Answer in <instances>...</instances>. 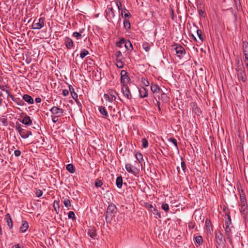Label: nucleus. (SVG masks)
Returning <instances> with one entry per match:
<instances>
[{
	"mask_svg": "<svg viewBox=\"0 0 248 248\" xmlns=\"http://www.w3.org/2000/svg\"><path fill=\"white\" fill-rule=\"evenodd\" d=\"M16 101H14L16 102L18 106H23L24 105V101L20 99L19 98H16Z\"/></svg>",
	"mask_w": 248,
	"mask_h": 248,
	"instance_id": "obj_47",
	"label": "nucleus"
},
{
	"mask_svg": "<svg viewBox=\"0 0 248 248\" xmlns=\"http://www.w3.org/2000/svg\"><path fill=\"white\" fill-rule=\"evenodd\" d=\"M32 135V132L30 131H26L23 129L22 131L20 133V136L23 139L28 138L29 136Z\"/></svg>",
	"mask_w": 248,
	"mask_h": 248,
	"instance_id": "obj_21",
	"label": "nucleus"
},
{
	"mask_svg": "<svg viewBox=\"0 0 248 248\" xmlns=\"http://www.w3.org/2000/svg\"><path fill=\"white\" fill-rule=\"evenodd\" d=\"M66 168V170L70 173H73L75 172V168L72 164L67 165Z\"/></svg>",
	"mask_w": 248,
	"mask_h": 248,
	"instance_id": "obj_30",
	"label": "nucleus"
},
{
	"mask_svg": "<svg viewBox=\"0 0 248 248\" xmlns=\"http://www.w3.org/2000/svg\"><path fill=\"white\" fill-rule=\"evenodd\" d=\"M35 194L37 197H40L42 196L43 191L40 189H38L36 190V191L35 192Z\"/></svg>",
	"mask_w": 248,
	"mask_h": 248,
	"instance_id": "obj_57",
	"label": "nucleus"
},
{
	"mask_svg": "<svg viewBox=\"0 0 248 248\" xmlns=\"http://www.w3.org/2000/svg\"><path fill=\"white\" fill-rule=\"evenodd\" d=\"M98 109L101 114L103 116V117L106 118L108 116V112L105 107L99 106Z\"/></svg>",
	"mask_w": 248,
	"mask_h": 248,
	"instance_id": "obj_23",
	"label": "nucleus"
},
{
	"mask_svg": "<svg viewBox=\"0 0 248 248\" xmlns=\"http://www.w3.org/2000/svg\"><path fill=\"white\" fill-rule=\"evenodd\" d=\"M205 224L206 227L209 228V226L211 225V222L209 220L206 219L205 220Z\"/></svg>",
	"mask_w": 248,
	"mask_h": 248,
	"instance_id": "obj_63",
	"label": "nucleus"
},
{
	"mask_svg": "<svg viewBox=\"0 0 248 248\" xmlns=\"http://www.w3.org/2000/svg\"><path fill=\"white\" fill-rule=\"evenodd\" d=\"M117 63L116 66L119 68H122L124 67V64L122 62V60H116Z\"/></svg>",
	"mask_w": 248,
	"mask_h": 248,
	"instance_id": "obj_45",
	"label": "nucleus"
},
{
	"mask_svg": "<svg viewBox=\"0 0 248 248\" xmlns=\"http://www.w3.org/2000/svg\"><path fill=\"white\" fill-rule=\"evenodd\" d=\"M115 56L116 57V60H122V54L120 51H118L116 52Z\"/></svg>",
	"mask_w": 248,
	"mask_h": 248,
	"instance_id": "obj_50",
	"label": "nucleus"
},
{
	"mask_svg": "<svg viewBox=\"0 0 248 248\" xmlns=\"http://www.w3.org/2000/svg\"><path fill=\"white\" fill-rule=\"evenodd\" d=\"M6 222L7 223V225L9 226L10 229L12 228L13 227V222L12 218L10 217V215L9 213H7L6 215Z\"/></svg>",
	"mask_w": 248,
	"mask_h": 248,
	"instance_id": "obj_25",
	"label": "nucleus"
},
{
	"mask_svg": "<svg viewBox=\"0 0 248 248\" xmlns=\"http://www.w3.org/2000/svg\"><path fill=\"white\" fill-rule=\"evenodd\" d=\"M29 227L28 223L26 221H22V225L20 228L21 232H25Z\"/></svg>",
	"mask_w": 248,
	"mask_h": 248,
	"instance_id": "obj_16",
	"label": "nucleus"
},
{
	"mask_svg": "<svg viewBox=\"0 0 248 248\" xmlns=\"http://www.w3.org/2000/svg\"><path fill=\"white\" fill-rule=\"evenodd\" d=\"M235 66L236 71L245 69L243 62L239 59L236 61Z\"/></svg>",
	"mask_w": 248,
	"mask_h": 248,
	"instance_id": "obj_22",
	"label": "nucleus"
},
{
	"mask_svg": "<svg viewBox=\"0 0 248 248\" xmlns=\"http://www.w3.org/2000/svg\"><path fill=\"white\" fill-rule=\"evenodd\" d=\"M89 54V52L85 49H83L81 51L80 53V57L82 59H83L85 57H86Z\"/></svg>",
	"mask_w": 248,
	"mask_h": 248,
	"instance_id": "obj_36",
	"label": "nucleus"
},
{
	"mask_svg": "<svg viewBox=\"0 0 248 248\" xmlns=\"http://www.w3.org/2000/svg\"><path fill=\"white\" fill-rule=\"evenodd\" d=\"M141 82L142 84L145 86H149L150 85L149 81L145 78H142L141 79Z\"/></svg>",
	"mask_w": 248,
	"mask_h": 248,
	"instance_id": "obj_43",
	"label": "nucleus"
},
{
	"mask_svg": "<svg viewBox=\"0 0 248 248\" xmlns=\"http://www.w3.org/2000/svg\"><path fill=\"white\" fill-rule=\"evenodd\" d=\"M154 215H157L158 217L160 218L161 215L160 212L158 211L157 209H156L155 208H153V209L151 211Z\"/></svg>",
	"mask_w": 248,
	"mask_h": 248,
	"instance_id": "obj_51",
	"label": "nucleus"
},
{
	"mask_svg": "<svg viewBox=\"0 0 248 248\" xmlns=\"http://www.w3.org/2000/svg\"><path fill=\"white\" fill-rule=\"evenodd\" d=\"M195 242L197 243L199 245H200L202 244L203 240L202 238L200 235H197L195 237Z\"/></svg>",
	"mask_w": 248,
	"mask_h": 248,
	"instance_id": "obj_34",
	"label": "nucleus"
},
{
	"mask_svg": "<svg viewBox=\"0 0 248 248\" xmlns=\"http://www.w3.org/2000/svg\"><path fill=\"white\" fill-rule=\"evenodd\" d=\"M192 112L194 113L197 116H200L202 112L200 109L198 108L197 104L196 103H193L192 106Z\"/></svg>",
	"mask_w": 248,
	"mask_h": 248,
	"instance_id": "obj_20",
	"label": "nucleus"
},
{
	"mask_svg": "<svg viewBox=\"0 0 248 248\" xmlns=\"http://www.w3.org/2000/svg\"><path fill=\"white\" fill-rule=\"evenodd\" d=\"M69 90L64 89L62 91V94L64 96H66L69 94Z\"/></svg>",
	"mask_w": 248,
	"mask_h": 248,
	"instance_id": "obj_61",
	"label": "nucleus"
},
{
	"mask_svg": "<svg viewBox=\"0 0 248 248\" xmlns=\"http://www.w3.org/2000/svg\"><path fill=\"white\" fill-rule=\"evenodd\" d=\"M69 91L71 93L72 98L78 103V95L77 93L75 92V90L72 85H69Z\"/></svg>",
	"mask_w": 248,
	"mask_h": 248,
	"instance_id": "obj_14",
	"label": "nucleus"
},
{
	"mask_svg": "<svg viewBox=\"0 0 248 248\" xmlns=\"http://www.w3.org/2000/svg\"><path fill=\"white\" fill-rule=\"evenodd\" d=\"M159 100H161L162 101V102H167L169 100V97H168L167 94L163 93H161V96L158 97Z\"/></svg>",
	"mask_w": 248,
	"mask_h": 248,
	"instance_id": "obj_28",
	"label": "nucleus"
},
{
	"mask_svg": "<svg viewBox=\"0 0 248 248\" xmlns=\"http://www.w3.org/2000/svg\"><path fill=\"white\" fill-rule=\"evenodd\" d=\"M122 91L124 95L128 99H130L132 98L129 87L127 85H122Z\"/></svg>",
	"mask_w": 248,
	"mask_h": 248,
	"instance_id": "obj_9",
	"label": "nucleus"
},
{
	"mask_svg": "<svg viewBox=\"0 0 248 248\" xmlns=\"http://www.w3.org/2000/svg\"><path fill=\"white\" fill-rule=\"evenodd\" d=\"M23 99L25 101L30 104H32L33 103V99L32 97L27 94H24L23 96Z\"/></svg>",
	"mask_w": 248,
	"mask_h": 248,
	"instance_id": "obj_19",
	"label": "nucleus"
},
{
	"mask_svg": "<svg viewBox=\"0 0 248 248\" xmlns=\"http://www.w3.org/2000/svg\"><path fill=\"white\" fill-rule=\"evenodd\" d=\"M135 157L139 163H141L143 160L142 155L140 153H137L135 154Z\"/></svg>",
	"mask_w": 248,
	"mask_h": 248,
	"instance_id": "obj_35",
	"label": "nucleus"
},
{
	"mask_svg": "<svg viewBox=\"0 0 248 248\" xmlns=\"http://www.w3.org/2000/svg\"><path fill=\"white\" fill-rule=\"evenodd\" d=\"M117 212V208L114 204L111 203L108 205L107 208L105 217L107 223H110Z\"/></svg>",
	"mask_w": 248,
	"mask_h": 248,
	"instance_id": "obj_1",
	"label": "nucleus"
},
{
	"mask_svg": "<svg viewBox=\"0 0 248 248\" xmlns=\"http://www.w3.org/2000/svg\"><path fill=\"white\" fill-rule=\"evenodd\" d=\"M125 40L124 38H121L119 41L117 42L116 43V45L119 47H122V44L125 43Z\"/></svg>",
	"mask_w": 248,
	"mask_h": 248,
	"instance_id": "obj_38",
	"label": "nucleus"
},
{
	"mask_svg": "<svg viewBox=\"0 0 248 248\" xmlns=\"http://www.w3.org/2000/svg\"><path fill=\"white\" fill-rule=\"evenodd\" d=\"M241 208L240 209V212L243 216V217L245 220H246L247 219H248V216H247V206H246V208H244L243 207V205H240Z\"/></svg>",
	"mask_w": 248,
	"mask_h": 248,
	"instance_id": "obj_15",
	"label": "nucleus"
},
{
	"mask_svg": "<svg viewBox=\"0 0 248 248\" xmlns=\"http://www.w3.org/2000/svg\"><path fill=\"white\" fill-rule=\"evenodd\" d=\"M108 93L111 96V98H112L115 101L116 99V95H118L117 93L115 91L111 89L108 91Z\"/></svg>",
	"mask_w": 248,
	"mask_h": 248,
	"instance_id": "obj_31",
	"label": "nucleus"
},
{
	"mask_svg": "<svg viewBox=\"0 0 248 248\" xmlns=\"http://www.w3.org/2000/svg\"><path fill=\"white\" fill-rule=\"evenodd\" d=\"M243 53H248V42L245 41L242 42Z\"/></svg>",
	"mask_w": 248,
	"mask_h": 248,
	"instance_id": "obj_32",
	"label": "nucleus"
},
{
	"mask_svg": "<svg viewBox=\"0 0 248 248\" xmlns=\"http://www.w3.org/2000/svg\"><path fill=\"white\" fill-rule=\"evenodd\" d=\"M140 96V98H144L148 96V92L146 88L142 87L139 90Z\"/></svg>",
	"mask_w": 248,
	"mask_h": 248,
	"instance_id": "obj_18",
	"label": "nucleus"
},
{
	"mask_svg": "<svg viewBox=\"0 0 248 248\" xmlns=\"http://www.w3.org/2000/svg\"><path fill=\"white\" fill-rule=\"evenodd\" d=\"M0 122L2 123L3 125H7V120L5 118H0Z\"/></svg>",
	"mask_w": 248,
	"mask_h": 248,
	"instance_id": "obj_59",
	"label": "nucleus"
},
{
	"mask_svg": "<svg viewBox=\"0 0 248 248\" xmlns=\"http://www.w3.org/2000/svg\"><path fill=\"white\" fill-rule=\"evenodd\" d=\"M121 77H122L123 76H124L126 74H127V72L125 70H123L121 72Z\"/></svg>",
	"mask_w": 248,
	"mask_h": 248,
	"instance_id": "obj_64",
	"label": "nucleus"
},
{
	"mask_svg": "<svg viewBox=\"0 0 248 248\" xmlns=\"http://www.w3.org/2000/svg\"><path fill=\"white\" fill-rule=\"evenodd\" d=\"M240 198L241 201V203L240 205H243V207L246 208V206H247V203L246 198L243 190H242L241 192L240 193Z\"/></svg>",
	"mask_w": 248,
	"mask_h": 248,
	"instance_id": "obj_12",
	"label": "nucleus"
},
{
	"mask_svg": "<svg viewBox=\"0 0 248 248\" xmlns=\"http://www.w3.org/2000/svg\"><path fill=\"white\" fill-rule=\"evenodd\" d=\"M64 45L68 49H71L74 46V42L70 38L66 37L64 39Z\"/></svg>",
	"mask_w": 248,
	"mask_h": 248,
	"instance_id": "obj_11",
	"label": "nucleus"
},
{
	"mask_svg": "<svg viewBox=\"0 0 248 248\" xmlns=\"http://www.w3.org/2000/svg\"><path fill=\"white\" fill-rule=\"evenodd\" d=\"M103 185V182L102 181V180H99V179H97L95 182V186L96 187H100L101 186H102Z\"/></svg>",
	"mask_w": 248,
	"mask_h": 248,
	"instance_id": "obj_52",
	"label": "nucleus"
},
{
	"mask_svg": "<svg viewBox=\"0 0 248 248\" xmlns=\"http://www.w3.org/2000/svg\"><path fill=\"white\" fill-rule=\"evenodd\" d=\"M223 212L225 214V226H231L232 225L231 216L230 215V212L228 209L224 208Z\"/></svg>",
	"mask_w": 248,
	"mask_h": 248,
	"instance_id": "obj_7",
	"label": "nucleus"
},
{
	"mask_svg": "<svg viewBox=\"0 0 248 248\" xmlns=\"http://www.w3.org/2000/svg\"><path fill=\"white\" fill-rule=\"evenodd\" d=\"M121 16L125 18V19L126 17H131L130 13L125 8L121 10Z\"/></svg>",
	"mask_w": 248,
	"mask_h": 248,
	"instance_id": "obj_24",
	"label": "nucleus"
},
{
	"mask_svg": "<svg viewBox=\"0 0 248 248\" xmlns=\"http://www.w3.org/2000/svg\"><path fill=\"white\" fill-rule=\"evenodd\" d=\"M124 46L128 50H129L130 48H131V50L133 49L132 44L129 41H126Z\"/></svg>",
	"mask_w": 248,
	"mask_h": 248,
	"instance_id": "obj_39",
	"label": "nucleus"
},
{
	"mask_svg": "<svg viewBox=\"0 0 248 248\" xmlns=\"http://www.w3.org/2000/svg\"><path fill=\"white\" fill-rule=\"evenodd\" d=\"M156 104H157V108H158V109L159 112L160 113H162V111H161V107H160L161 103H160V101L156 100Z\"/></svg>",
	"mask_w": 248,
	"mask_h": 248,
	"instance_id": "obj_60",
	"label": "nucleus"
},
{
	"mask_svg": "<svg viewBox=\"0 0 248 248\" xmlns=\"http://www.w3.org/2000/svg\"><path fill=\"white\" fill-rule=\"evenodd\" d=\"M14 154L16 156H19L21 155V151L18 150H16L15 151Z\"/></svg>",
	"mask_w": 248,
	"mask_h": 248,
	"instance_id": "obj_62",
	"label": "nucleus"
},
{
	"mask_svg": "<svg viewBox=\"0 0 248 248\" xmlns=\"http://www.w3.org/2000/svg\"><path fill=\"white\" fill-rule=\"evenodd\" d=\"M45 18L41 17L39 19L35 18L31 25V28L34 30H39L42 28L44 26V21Z\"/></svg>",
	"mask_w": 248,
	"mask_h": 248,
	"instance_id": "obj_2",
	"label": "nucleus"
},
{
	"mask_svg": "<svg viewBox=\"0 0 248 248\" xmlns=\"http://www.w3.org/2000/svg\"><path fill=\"white\" fill-rule=\"evenodd\" d=\"M16 129L19 132V134L23 130V129H22L21 128V124H19L18 123H16Z\"/></svg>",
	"mask_w": 248,
	"mask_h": 248,
	"instance_id": "obj_49",
	"label": "nucleus"
},
{
	"mask_svg": "<svg viewBox=\"0 0 248 248\" xmlns=\"http://www.w3.org/2000/svg\"><path fill=\"white\" fill-rule=\"evenodd\" d=\"M68 218L70 219H72L73 220L75 219L76 217H75V213L73 211H70L68 214Z\"/></svg>",
	"mask_w": 248,
	"mask_h": 248,
	"instance_id": "obj_53",
	"label": "nucleus"
},
{
	"mask_svg": "<svg viewBox=\"0 0 248 248\" xmlns=\"http://www.w3.org/2000/svg\"><path fill=\"white\" fill-rule=\"evenodd\" d=\"M151 90L154 93H159L160 90V88L159 86L157 84H151Z\"/></svg>",
	"mask_w": 248,
	"mask_h": 248,
	"instance_id": "obj_26",
	"label": "nucleus"
},
{
	"mask_svg": "<svg viewBox=\"0 0 248 248\" xmlns=\"http://www.w3.org/2000/svg\"><path fill=\"white\" fill-rule=\"evenodd\" d=\"M144 206L145 208H146L148 210H150V211H151L153 208H154L152 204L148 202L145 203Z\"/></svg>",
	"mask_w": 248,
	"mask_h": 248,
	"instance_id": "obj_54",
	"label": "nucleus"
},
{
	"mask_svg": "<svg viewBox=\"0 0 248 248\" xmlns=\"http://www.w3.org/2000/svg\"><path fill=\"white\" fill-rule=\"evenodd\" d=\"M174 49L176 51L177 56L180 58L181 59L183 57L184 55L186 54V50L185 48L182 46L181 45H174Z\"/></svg>",
	"mask_w": 248,
	"mask_h": 248,
	"instance_id": "obj_5",
	"label": "nucleus"
},
{
	"mask_svg": "<svg viewBox=\"0 0 248 248\" xmlns=\"http://www.w3.org/2000/svg\"><path fill=\"white\" fill-rule=\"evenodd\" d=\"M116 184L118 188H121L122 187L123 185V178L122 176H120L117 178Z\"/></svg>",
	"mask_w": 248,
	"mask_h": 248,
	"instance_id": "obj_27",
	"label": "nucleus"
},
{
	"mask_svg": "<svg viewBox=\"0 0 248 248\" xmlns=\"http://www.w3.org/2000/svg\"><path fill=\"white\" fill-rule=\"evenodd\" d=\"M236 72L238 79L243 82H245L247 81V78L245 69Z\"/></svg>",
	"mask_w": 248,
	"mask_h": 248,
	"instance_id": "obj_8",
	"label": "nucleus"
},
{
	"mask_svg": "<svg viewBox=\"0 0 248 248\" xmlns=\"http://www.w3.org/2000/svg\"><path fill=\"white\" fill-rule=\"evenodd\" d=\"M63 203L64 204V206L68 208H69L71 206V202L68 199H65L63 201Z\"/></svg>",
	"mask_w": 248,
	"mask_h": 248,
	"instance_id": "obj_40",
	"label": "nucleus"
},
{
	"mask_svg": "<svg viewBox=\"0 0 248 248\" xmlns=\"http://www.w3.org/2000/svg\"><path fill=\"white\" fill-rule=\"evenodd\" d=\"M196 31H197V35H198L199 39H200V40L202 42H203V37H202V31L201 30L197 29Z\"/></svg>",
	"mask_w": 248,
	"mask_h": 248,
	"instance_id": "obj_46",
	"label": "nucleus"
},
{
	"mask_svg": "<svg viewBox=\"0 0 248 248\" xmlns=\"http://www.w3.org/2000/svg\"><path fill=\"white\" fill-rule=\"evenodd\" d=\"M142 146L143 148H146L148 146V140L145 138H143L142 139Z\"/></svg>",
	"mask_w": 248,
	"mask_h": 248,
	"instance_id": "obj_44",
	"label": "nucleus"
},
{
	"mask_svg": "<svg viewBox=\"0 0 248 248\" xmlns=\"http://www.w3.org/2000/svg\"><path fill=\"white\" fill-rule=\"evenodd\" d=\"M216 242L219 246L223 247L225 244V240L223 234L219 231L215 232Z\"/></svg>",
	"mask_w": 248,
	"mask_h": 248,
	"instance_id": "obj_3",
	"label": "nucleus"
},
{
	"mask_svg": "<svg viewBox=\"0 0 248 248\" xmlns=\"http://www.w3.org/2000/svg\"><path fill=\"white\" fill-rule=\"evenodd\" d=\"M143 48L146 51L149 52L150 50L151 45L147 42H144L142 44Z\"/></svg>",
	"mask_w": 248,
	"mask_h": 248,
	"instance_id": "obj_33",
	"label": "nucleus"
},
{
	"mask_svg": "<svg viewBox=\"0 0 248 248\" xmlns=\"http://www.w3.org/2000/svg\"><path fill=\"white\" fill-rule=\"evenodd\" d=\"M82 30H80V32H74L73 33V36H74V37L76 38L77 39L80 38L81 37V33L82 32Z\"/></svg>",
	"mask_w": 248,
	"mask_h": 248,
	"instance_id": "obj_42",
	"label": "nucleus"
},
{
	"mask_svg": "<svg viewBox=\"0 0 248 248\" xmlns=\"http://www.w3.org/2000/svg\"><path fill=\"white\" fill-rule=\"evenodd\" d=\"M104 98L106 100H108V101L109 102H112L113 101V99L112 98H111L109 96V95L108 94H106L105 93L104 95Z\"/></svg>",
	"mask_w": 248,
	"mask_h": 248,
	"instance_id": "obj_55",
	"label": "nucleus"
},
{
	"mask_svg": "<svg viewBox=\"0 0 248 248\" xmlns=\"http://www.w3.org/2000/svg\"><path fill=\"white\" fill-rule=\"evenodd\" d=\"M51 113L57 116L61 117L63 116L64 110L56 106H53L50 109Z\"/></svg>",
	"mask_w": 248,
	"mask_h": 248,
	"instance_id": "obj_6",
	"label": "nucleus"
},
{
	"mask_svg": "<svg viewBox=\"0 0 248 248\" xmlns=\"http://www.w3.org/2000/svg\"><path fill=\"white\" fill-rule=\"evenodd\" d=\"M87 234L90 237L93 239H96L97 233L96 229L93 227H90L87 230Z\"/></svg>",
	"mask_w": 248,
	"mask_h": 248,
	"instance_id": "obj_10",
	"label": "nucleus"
},
{
	"mask_svg": "<svg viewBox=\"0 0 248 248\" xmlns=\"http://www.w3.org/2000/svg\"><path fill=\"white\" fill-rule=\"evenodd\" d=\"M125 169L128 172L134 173V171L133 170L132 166L130 164H126L125 165Z\"/></svg>",
	"mask_w": 248,
	"mask_h": 248,
	"instance_id": "obj_37",
	"label": "nucleus"
},
{
	"mask_svg": "<svg viewBox=\"0 0 248 248\" xmlns=\"http://www.w3.org/2000/svg\"><path fill=\"white\" fill-rule=\"evenodd\" d=\"M169 140L170 142H172L174 145V146H175V147L177 149H178V145H177V140L175 138H170L169 139Z\"/></svg>",
	"mask_w": 248,
	"mask_h": 248,
	"instance_id": "obj_41",
	"label": "nucleus"
},
{
	"mask_svg": "<svg viewBox=\"0 0 248 248\" xmlns=\"http://www.w3.org/2000/svg\"><path fill=\"white\" fill-rule=\"evenodd\" d=\"M58 117H59V116H57L54 115H51V119H52V122L54 123H56V122H57L58 121Z\"/></svg>",
	"mask_w": 248,
	"mask_h": 248,
	"instance_id": "obj_56",
	"label": "nucleus"
},
{
	"mask_svg": "<svg viewBox=\"0 0 248 248\" xmlns=\"http://www.w3.org/2000/svg\"><path fill=\"white\" fill-rule=\"evenodd\" d=\"M233 229H234L233 225L226 226L225 227V234L231 244L232 243V231Z\"/></svg>",
	"mask_w": 248,
	"mask_h": 248,
	"instance_id": "obj_4",
	"label": "nucleus"
},
{
	"mask_svg": "<svg viewBox=\"0 0 248 248\" xmlns=\"http://www.w3.org/2000/svg\"><path fill=\"white\" fill-rule=\"evenodd\" d=\"M124 27L126 31H128L131 27L130 23L128 19H125L124 21Z\"/></svg>",
	"mask_w": 248,
	"mask_h": 248,
	"instance_id": "obj_29",
	"label": "nucleus"
},
{
	"mask_svg": "<svg viewBox=\"0 0 248 248\" xmlns=\"http://www.w3.org/2000/svg\"><path fill=\"white\" fill-rule=\"evenodd\" d=\"M130 80L131 79L127 74L124 76L121 77V82L123 84L122 85H126V84L130 82Z\"/></svg>",
	"mask_w": 248,
	"mask_h": 248,
	"instance_id": "obj_17",
	"label": "nucleus"
},
{
	"mask_svg": "<svg viewBox=\"0 0 248 248\" xmlns=\"http://www.w3.org/2000/svg\"><path fill=\"white\" fill-rule=\"evenodd\" d=\"M161 208L166 212H168L169 210V206L167 203H163L162 204Z\"/></svg>",
	"mask_w": 248,
	"mask_h": 248,
	"instance_id": "obj_48",
	"label": "nucleus"
},
{
	"mask_svg": "<svg viewBox=\"0 0 248 248\" xmlns=\"http://www.w3.org/2000/svg\"><path fill=\"white\" fill-rule=\"evenodd\" d=\"M181 168L184 171V172H186V163L183 161L181 162Z\"/></svg>",
	"mask_w": 248,
	"mask_h": 248,
	"instance_id": "obj_58",
	"label": "nucleus"
},
{
	"mask_svg": "<svg viewBox=\"0 0 248 248\" xmlns=\"http://www.w3.org/2000/svg\"><path fill=\"white\" fill-rule=\"evenodd\" d=\"M19 121L26 125L29 126L32 124V120L28 115H26L21 120L19 119Z\"/></svg>",
	"mask_w": 248,
	"mask_h": 248,
	"instance_id": "obj_13",
	"label": "nucleus"
}]
</instances>
